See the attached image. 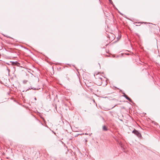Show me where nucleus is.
<instances>
[{"label":"nucleus","mask_w":160,"mask_h":160,"mask_svg":"<svg viewBox=\"0 0 160 160\" xmlns=\"http://www.w3.org/2000/svg\"><path fill=\"white\" fill-rule=\"evenodd\" d=\"M97 77L96 78L95 82L96 84L98 86L102 85L103 80H102L103 77L101 76L100 77L98 76V75H97Z\"/></svg>","instance_id":"obj_1"},{"label":"nucleus","mask_w":160,"mask_h":160,"mask_svg":"<svg viewBox=\"0 0 160 160\" xmlns=\"http://www.w3.org/2000/svg\"><path fill=\"white\" fill-rule=\"evenodd\" d=\"M24 149L25 150L24 155L25 157H28L31 155V149L29 147H25Z\"/></svg>","instance_id":"obj_2"},{"label":"nucleus","mask_w":160,"mask_h":160,"mask_svg":"<svg viewBox=\"0 0 160 160\" xmlns=\"http://www.w3.org/2000/svg\"><path fill=\"white\" fill-rule=\"evenodd\" d=\"M132 133L137 135V136L139 138H141L142 137L141 134L138 131L135 129L132 131Z\"/></svg>","instance_id":"obj_3"},{"label":"nucleus","mask_w":160,"mask_h":160,"mask_svg":"<svg viewBox=\"0 0 160 160\" xmlns=\"http://www.w3.org/2000/svg\"><path fill=\"white\" fill-rule=\"evenodd\" d=\"M123 96L127 100H128L130 102L131 101V99L129 98L127 95L124 94Z\"/></svg>","instance_id":"obj_4"},{"label":"nucleus","mask_w":160,"mask_h":160,"mask_svg":"<svg viewBox=\"0 0 160 160\" xmlns=\"http://www.w3.org/2000/svg\"><path fill=\"white\" fill-rule=\"evenodd\" d=\"M102 129H103V130L105 131H107L108 130L107 128L105 125H104L103 126Z\"/></svg>","instance_id":"obj_5"},{"label":"nucleus","mask_w":160,"mask_h":160,"mask_svg":"<svg viewBox=\"0 0 160 160\" xmlns=\"http://www.w3.org/2000/svg\"><path fill=\"white\" fill-rule=\"evenodd\" d=\"M108 0L109 1L110 3H111V2H112V0Z\"/></svg>","instance_id":"obj_6"},{"label":"nucleus","mask_w":160,"mask_h":160,"mask_svg":"<svg viewBox=\"0 0 160 160\" xmlns=\"http://www.w3.org/2000/svg\"><path fill=\"white\" fill-rule=\"evenodd\" d=\"M7 69L8 71L9 72V70L8 68H7Z\"/></svg>","instance_id":"obj_7"},{"label":"nucleus","mask_w":160,"mask_h":160,"mask_svg":"<svg viewBox=\"0 0 160 160\" xmlns=\"http://www.w3.org/2000/svg\"><path fill=\"white\" fill-rule=\"evenodd\" d=\"M85 135H88V134L87 133H85Z\"/></svg>","instance_id":"obj_8"},{"label":"nucleus","mask_w":160,"mask_h":160,"mask_svg":"<svg viewBox=\"0 0 160 160\" xmlns=\"http://www.w3.org/2000/svg\"><path fill=\"white\" fill-rule=\"evenodd\" d=\"M35 100H36V98H35Z\"/></svg>","instance_id":"obj_9"}]
</instances>
